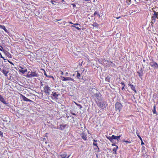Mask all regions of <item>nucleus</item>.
I'll return each instance as SVG.
<instances>
[{"label":"nucleus","mask_w":158,"mask_h":158,"mask_svg":"<svg viewBox=\"0 0 158 158\" xmlns=\"http://www.w3.org/2000/svg\"><path fill=\"white\" fill-rule=\"evenodd\" d=\"M126 140H123L122 142H125Z\"/></svg>","instance_id":"obj_62"},{"label":"nucleus","mask_w":158,"mask_h":158,"mask_svg":"<svg viewBox=\"0 0 158 158\" xmlns=\"http://www.w3.org/2000/svg\"><path fill=\"white\" fill-rule=\"evenodd\" d=\"M44 75L45 76H46L47 77L48 75H47V73H46L45 70L44 69Z\"/></svg>","instance_id":"obj_43"},{"label":"nucleus","mask_w":158,"mask_h":158,"mask_svg":"<svg viewBox=\"0 0 158 158\" xmlns=\"http://www.w3.org/2000/svg\"><path fill=\"white\" fill-rule=\"evenodd\" d=\"M97 25H98V24L96 23H93V26H94H94L96 27Z\"/></svg>","instance_id":"obj_36"},{"label":"nucleus","mask_w":158,"mask_h":158,"mask_svg":"<svg viewBox=\"0 0 158 158\" xmlns=\"http://www.w3.org/2000/svg\"><path fill=\"white\" fill-rule=\"evenodd\" d=\"M3 133L1 131H0V135L1 137H3Z\"/></svg>","instance_id":"obj_38"},{"label":"nucleus","mask_w":158,"mask_h":158,"mask_svg":"<svg viewBox=\"0 0 158 158\" xmlns=\"http://www.w3.org/2000/svg\"><path fill=\"white\" fill-rule=\"evenodd\" d=\"M94 96L99 101H101V96L102 95L100 94L99 92H98L96 94H95L94 95Z\"/></svg>","instance_id":"obj_5"},{"label":"nucleus","mask_w":158,"mask_h":158,"mask_svg":"<svg viewBox=\"0 0 158 158\" xmlns=\"http://www.w3.org/2000/svg\"><path fill=\"white\" fill-rule=\"evenodd\" d=\"M124 89V86H123L122 88V89L123 90Z\"/></svg>","instance_id":"obj_53"},{"label":"nucleus","mask_w":158,"mask_h":158,"mask_svg":"<svg viewBox=\"0 0 158 158\" xmlns=\"http://www.w3.org/2000/svg\"><path fill=\"white\" fill-rule=\"evenodd\" d=\"M22 95V98L23 99V100L24 101H26V102H32V100L27 98L24 96L23 95Z\"/></svg>","instance_id":"obj_10"},{"label":"nucleus","mask_w":158,"mask_h":158,"mask_svg":"<svg viewBox=\"0 0 158 158\" xmlns=\"http://www.w3.org/2000/svg\"><path fill=\"white\" fill-rule=\"evenodd\" d=\"M151 21L150 22L151 25H150L149 28L151 29L154 28L153 24L156 22V19H151Z\"/></svg>","instance_id":"obj_7"},{"label":"nucleus","mask_w":158,"mask_h":158,"mask_svg":"<svg viewBox=\"0 0 158 158\" xmlns=\"http://www.w3.org/2000/svg\"><path fill=\"white\" fill-rule=\"evenodd\" d=\"M111 77L109 76H107L105 78V80L106 81H107L109 82H110V79Z\"/></svg>","instance_id":"obj_19"},{"label":"nucleus","mask_w":158,"mask_h":158,"mask_svg":"<svg viewBox=\"0 0 158 158\" xmlns=\"http://www.w3.org/2000/svg\"><path fill=\"white\" fill-rule=\"evenodd\" d=\"M2 50H3V48L2 47V48H0V50L1 51H2Z\"/></svg>","instance_id":"obj_56"},{"label":"nucleus","mask_w":158,"mask_h":158,"mask_svg":"<svg viewBox=\"0 0 158 158\" xmlns=\"http://www.w3.org/2000/svg\"><path fill=\"white\" fill-rule=\"evenodd\" d=\"M156 8H155L154 7L152 9L153 10V12L154 13V14L153 15L151 19H155L156 17L158 16V12H157V10H156L155 9H156Z\"/></svg>","instance_id":"obj_3"},{"label":"nucleus","mask_w":158,"mask_h":158,"mask_svg":"<svg viewBox=\"0 0 158 158\" xmlns=\"http://www.w3.org/2000/svg\"><path fill=\"white\" fill-rule=\"evenodd\" d=\"M76 105L77 106H78L79 107V109H81L82 108V106H81V105L79 104H78L77 103H75Z\"/></svg>","instance_id":"obj_30"},{"label":"nucleus","mask_w":158,"mask_h":158,"mask_svg":"<svg viewBox=\"0 0 158 158\" xmlns=\"http://www.w3.org/2000/svg\"><path fill=\"white\" fill-rule=\"evenodd\" d=\"M98 12L97 11H95L94 12V16H95V15H97L98 14Z\"/></svg>","instance_id":"obj_42"},{"label":"nucleus","mask_w":158,"mask_h":158,"mask_svg":"<svg viewBox=\"0 0 158 158\" xmlns=\"http://www.w3.org/2000/svg\"><path fill=\"white\" fill-rule=\"evenodd\" d=\"M121 137V135H120L119 136H117V142H115V143H118L119 141V140L120 139V137Z\"/></svg>","instance_id":"obj_26"},{"label":"nucleus","mask_w":158,"mask_h":158,"mask_svg":"<svg viewBox=\"0 0 158 158\" xmlns=\"http://www.w3.org/2000/svg\"><path fill=\"white\" fill-rule=\"evenodd\" d=\"M60 79L63 81H69V77H64L61 76Z\"/></svg>","instance_id":"obj_13"},{"label":"nucleus","mask_w":158,"mask_h":158,"mask_svg":"<svg viewBox=\"0 0 158 158\" xmlns=\"http://www.w3.org/2000/svg\"><path fill=\"white\" fill-rule=\"evenodd\" d=\"M104 105H105L104 102H101L100 103H99V106L101 108V107H103L104 106Z\"/></svg>","instance_id":"obj_25"},{"label":"nucleus","mask_w":158,"mask_h":158,"mask_svg":"<svg viewBox=\"0 0 158 158\" xmlns=\"http://www.w3.org/2000/svg\"><path fill=\"white\" fill-rule=\"evenodd\" d=\"M97 15L99 17H100V14L98 13V14Z\"/></svg>","instance_id":"obj_61"},{"label":"nucleus","mask_w":158,"mask_h":158,"mask_svg":"<svg viewBox=\"0 0 158 158\" xmlns=\"http://www.w3.org/2000/svg\"><path fill=\"white\" fill-rule=\"evenodd\" d=\"M9 117L7 116V117H6L4 118L3 120V121L7 122L8 121V119H9Z\"/></svg>","instance_id":"obj_28"},{"label":"nucleus","mask_w":158,"mask_h":158,"mask_svg":"<svg viewBox=\"0 0 158 158\" xmlns=\"http://www.w3.org/2000/svg\"><path fill=\"white\" fill-rule=\"evenodd\" d=\"M128 85L130 86L131 88L134 91L135 93H137L136 90L135 89V86L130 83L128 84Z\"/></svg>","instance_id":"obj_11"},{"label":"nucleus","mask_w":158,"mask_h":158,"mask_svg":"<svg viewBox=\"0 0 158 158\" xmlns=\"http://www.w3.org/2000/svg\"><path fill=\"white\" fill-rule=\"evenodd\" d=\"M85 1L87 2H90L91 0H84Z\"/></svg>","instance_id":"obj_48"},{"label":"nucleus","mask_w":158,"mask_h":158,"mask_svg":"<svg viewBox=\"0 0 158 158\" xmlns=\"http://www.w3.org/2000/svg\"><path fill=\"white\" fill-rule=\"evenodd\" d=\"M93 145H94V146H96L97 148H98V149L99 150V148L98 147V145H97V143H95L94 142L93 143Z\"/></svg>","instance_id":"obj_35"},{"label":"nucleus","mask_w":158,"mask_h":158,"mask_svg":"<svg viewBox=\"0 0 158 158\" xmlns=\"http://www.w3.org/2000/svg\"><path fill=\"white\" fill-rule=\"evenodd\" d=\"M106 138L109 139L111 143H114V142L112 141V136H106Z\"/></svg>","instance_id":"obj_22"},{"label":"nucleus","mask_w":158,"mask_h":158,"mask_svg":"<svg viewBox=\"0 0 158 158\" xmlns=\"http://www.w3.org/2000/svg\"><path fill=\"white\" fill-rule=\"evenodd\" d=\"M141 144H142V145H143V144H144L143 142L142 141V140H141Z\"/></svg>","instance_id":"obj_54"},{"label":"nucleus","mask_w":158,"mask_h":158,"mask_svg":"<svg viewBox=\"0 0 158 158\" xmlns=\"http://www.w3.org/2000/svg\"><path fill=\"white\" fill-rule=\"evenodd\" d=\"M138 130H137L136 132L137 135L138 136V137L141 140H142V139L141 138V137H140V136L139 133H138Z\"/></svg>","instance_id":"obj_27"},{"label":"nucleus","mask_w":158,"mask_h":158,"mask_svg":"<svg viewBox=\"0 0 158 158\" xmlns=\"http://www.w3.org/2000/svg\"><path fill=\"white\" fill-rule=\"evenodd\" d=\"M73 26H77V25H79V24L78 23H75V24H73Z\"/></svg>","instance_id":"obj_51"},{"label":"nucleus","mask_w":158,"mask_h":158,"mask_svg":"<svg viewBox=\"0 0 158 158\" xmlns=\"http://www.w3.org/2000/svg\"><path fill=\"white\" fill-rule=\"evenodd\" d=\"M27 77H38V74L35 71L33 72H30L29 71L27 73Z\"/></svg>","instance_id":"obj_2"},{"label":"nucleus","mask_w":158,"mask_h":158,"mask_svg":"<svg viewBox=\"0 0 158 158\" xmlns=\"http://www.w3.org/2000/svg\"><path fill=\"white\" fill-rule=\"evenodd\" d=\"M1 58H2L4 60H5L6 59H5L4 57L2 56Z\"/></svg>","instance_id":"obj_55"},{"label":"nucleus","mask_w":158,"mask_h":158,"mask_svg":"<svg viewBox=\"0 0 158 158\" xmlns=\"http://www.w3.org/2000/svg\"><path fill=\"white\" fill-rule=\"evenodd\" d=\"M152 111L153 114H155L156 113V106L154 105L153 106V109L152 110Z\"/></svg>","instance_id":"obj_29"},{"label":"nucleus","mask_w":158,"mask_h":158,"mask_svg":"<svg viewBox=\"0 0 158 158\" xmlns=\"http://www.w3.org/2000/svg\"><path fill=\"white\" fill-rule=\"evenodd\" d=\"M156 62L154 61H152L150 63V65L152 66V67H153V65H154L155 64V63H156Z\"/></svg>","instance_id":"obj_31"},{"label":"nucleus","mask_w":158,"mask_h":158,"mask_svg":"<svg viewBox=\"0 0 158 158\" xmlns=\"http://www.w3.org/2000/svg\"><path fill=\"white\" fill-rule=\"evenodd\" d=\"M0 101L3 104H5L7 106H9V103L6 102L4 98L1 95H0Z\"/></svg>","instance_id":"obj_6"},{"label":"nucleus","mask_w":158,"mask_h":158,"mask_svg":"<svg viewBox=\"0 0 158 158\" xmlns=\"http://www.w3.org/2000/svg\"><path fill=\"white\" fill-rule=\"evenodd\" d=\"M81 136L82 138L84 140H87V134L86 133H82L81 135Z\"/></svg>","instance_id":"obj_9"},{"label":"nucleus","mask_w":158,"mask_h":158,"mask_svg":"<svg viewBox=\"0 0 158 158\" xmlns=\"http://www.w3.org/2000/svg\"><path fill=\"white\" fill-rule=\"evenodd\" d=\"M137 73H138L139 76L140 78L141 79H142V77L143 75V74L142 73H141L139 72V71H138L137 72Z\"/></svg>","instance_id":"obj_20"},{"label":"nucleus","mask_w":158,"mask_h":158,"mask_svg":"<svg viewBox=\"0 0 158 158\" xmlns=\"http://www.w3.org/2000/svg\"><path fill=\"white\" fill-rule=\"evenodd\" d=\"M1 71L6 76H7V74L8 73V71H6V70L4 69H2V70H1Z\"/></svg>","instance_id":"obj_17"},{"label":"nucleus","mask_w":158,"mask_h":158,"mask_svg":"<svg viewBox=\"0 0 158 158\" xmlns=\"http://www.w3.org/2000/svg\"><path fill=\"white\" fill-rule=\"evenodd\" d=\"M0 28L1 29H2L4 30V31L8 33V30L6 28V27L5 26H4L3 25H0Z\"/></svg>","instance_id":"obj_18"},{"label":"nucleus","mask_w":158,"mask_h":158,"mask_svg":"<svg viewBox=\"0 0 158 158\" xmlns=\"http://www.w3.org/2000/svg\"><path fill=\"white\" fill-rule=\"evenodd\" d=\"M73 6V7H76V6L75 4L74 3H73L71 4Z\"/></svg>","instance_id":"obj_45"},{"label":"nucleus","mask_w":158,"mask_h":158,"mask_svg":"<svg viewBox=\"0 0 158 158\" xmlns=\"http://www.w3.org/2000/svg\"><path fill=\"white\" fill-rule=\"evenodd\" d=\"M81 77H80V79H81L82 80H84V78H83V77H82V76H81Z\"/></svg>","instance_id":"obj_57"},{"label":"nucleus","mask_w":158,"mask_h":158,"mask_svg":"<svg viewBox=\"0 0 158 158\" xmlns=\"http://www.w3.org/2000/svg\"><path fill=\"white\" fill-rule=\"evenodd\" d=\"M115 110L119 112L123 108L122 105L119 102H117L115 104Z\"/></svg>","instance_id":"obj_1"},{"label":"nucleus","mask_w":158,"mask_h":158,"mask_svg":"<svg viewBox=\"0 0 158 158\" xmlns=\"http://www.w3.org/2000/svg\"><path fill=\"white\" fill-rule=\"evenodd\" d=\"M127 2L128 4H130L131 2V0H127Z\"/></svg>","instance_id":"obj_37"},{"label":"nucleus","mask_w":158,"mask_h":158,"mask_svg":"<svg viewBox=\"0 0 158 158\" xmlns=\"http://www.w3.org/2000/svg\"><path fill=\"white\" fill-rule=\"evenodd\" d=\"M118 149V147L117 146V147L116 148H114L113 149V151L114 152V154H117L116 151Z\"/></svg>","instance_id":"obj_23"},{"label":"nucleus","mask_w":158,"mask_h":158,"mask_svg":"<svg viewBox=\"0 0 158 158\" xmlns=\"http://www.w3.org/2000/svg\"><path fill=\"white\" fill-rule=\"evenodd\" d=\"M70 113H71V114H72V115H75V116H76V115H77V114H75V113H74L73 112H70Z\"/></svg>","instance_id":"obj_44"},{"label":"nucleus","mask_w":158,"mask_h":158,"mask_svg":"<svg viewBox=\"0 0 158 158\" xmlns=\"http://www.w3.org/2000/svg\"><path fill=\"white\" fill-rule=\"evenodd\" d=\"M71 27H75L76 29H77L79 30V31H80V30H81V28H79L78 27H76L75 26H72Z\"/></svg>","instance_id":"obj_33"},{"label":"nucleus","mask_w":158,"mask_h":158,"mask_svg":"<svg viewBox=\"0 0 158 158\" xmlns=\"http://www.w3.org/2000/svg\"><path fill=\"white\" fill-rule=\"evenodd\" d=\"M67 126V124H61L59 125L60 127L59 128H57L58 129L60 130L63 131L65 129L66 127Z\"/></svg>","instance_id":"obj_8"},{"label":"nucleus","mask_w":158,"mask_h":158,"mask_svg":"<svg viewBox=\"0 0 158 158\" xmlns=\"http://www.w3.org/2000/svg\"><path fill=\"white\" fill-rule=\"evenodd\" d=\"M69 81H75V80H74L72 78L70 77H69Z\"/></svg>","instance_id":"obj_40"},{"label":"nucleus","mask_w":158,"mask_h":158,"mask_svg":"<svg viewBox=\"0 0 158 158\" xmlns=\"http://www.w3.org/2000/svg\"><path fill=\"white\" fill-rule=\"evenodd\" d=\"M155 63V64L154 65H153V67H154V69H156L157 68L158 64L156 63Z\"/></svg>","instance_id":"obj_34"},{"label":"nucleus","mask_w":158,"mask_h":158,"mask_svg":"<svg viewBox=\"0 0 158 158\" xmlns=\"http://www.w3.org/2000/svg\"><path fill=\"white\" fill-rule=\"evenodd\" d=\"M7 60L11 64H12V65H14V64H13V63L11 62V61H10L9 60Z\"/></svg>","instance_id":"obj_50"},{"label":"nucleus","mask_w":158,"mask_h":158,"mask_svg":"<svg viewBox=\"0 0 158 158\" xmlns=\"http://www.w3.org/2000/svg\"><path fill=\"white\" fill-rule=\"evenodd\" d=\"M70 156V155H69V156L67 157V158H69V157Z\"/></svg>","instance_id":"obj_64"},{"label":"nucleus","mask_w":158,"mask_h":158,"mask_svg":"<svg viewBox=\"0 0 158 158\" xmlns=\"http://www.w3.org/2000/svg\"><path fill=\"white\" fill-rule=\"evenodd\" d=\"M50 88L49 87L48 85H45L44 87V92L47 95H49L50 94L49 91H51Z\"/></svg>","instance_id":"obj_4"},{"label":"nucleus","mask_w":158,"mask_h":158,"mask_svg":"<svg viewBox=\"0 0 158 158\" xmlns=\"http://www.w3.org/2000/svg\"><path fill=\"white\" fill-rule=\"evenodd\" d=\"M112 146H116L117 147V146H118L117 145H116L115 143H114L112 144Z\"/></svg>","instance_id":"obj_46"},{"label":"nucleus","mask_w":158,"mask_h":158,"mask_svg":"<svg viewBox=\"0 0 158 158\" xmlns=\"http://www.w3.org/2000/svg\"><path fill=\"white\" fill-rule=\"evenodd\" d=\"M77 78L79 79H80V77H81V74L79 73H77Z\"/></svg>","instance_id":"obj_32"},{"label":"nucleus","mask_w":158,"mask_h":158,"mask_svg":"<svg viewBox=\"0 0 158 158\" xmlns=\"http://www.w3.org/2000/svg\"><path fill=\"white\" fill-rule=\"evenodd\" d=\"M68 74V73L66 72V73H65V76H67V75Z\"/></svg>","instance_id":"obj_59"},{"label":"nucleus","mask_w":158,"mask_h":158,"mask_svg":"<svg viewBox=\"0 0 158 158\" xmlns=\"http://www.w3.org/2000/svg\"><path fill=\"white\" fill-rule=\"evenodd\" d=\"M121 84L122 85H123L124 86H125V84L123 82H122Z\"/></svg>","instance_id":"obj_49"},{"label":"nucleus","mask_w":158,"mask_h":158,"mask_svg":"<svg viewBox=\"0 0 158 158\" xmlns=\"http://www.w3.org/2000/svg\"><path fill=\"white\" fill-rule=\"evenodd\" d=\"M139 72L141 73H142L143 74V70L142 68H141L139 70Z\"/></svg>","instance_id":"obj_39"},{"label":"nucleus","mask_w":158,"mask_h":158,"mask_svg":"<svg viewBox=\"0 0 158 158\" xmlns=\"http://www.w3.org/2000/svg\"><path fill=\"white\" fill-rule=\"evenodd\" d=\"M105 61H107V62H108V64L109 65H111L112 67H113L115 66V64H114L113 63V62L111 61H110L109 60H105Z\"/></svg>","instance_id":"obj_15"},{"label":"nucleus","mask_w":158,"mask_h":158,"mask_svg":"<svg viewBox=\"0 0 158 158\" xmlns=\"http://www.w3.org/2000/svg\"><path fill=\"white\" fill-rule=\"evenodd\" d=\"M19 71L21 72L23 74L25 72L27 71V69H25L24 70L20 69Z\"/></svg>","instance_id":"obj_21"},{"label":"nucleus","mask_w":158,"mask_h":158,"mask_svg":"<svg viewBox=\"0 0 158 158\" xmlns=\"http://www.w3.org/2000/svg\"><path fill=\"white\" fill-rule=\"evenodd\" d=\"M125 142L127 143H131V142L129 141H126Z\"/></svg>","instance_id":"obj_47"},{"label":"nucleus","mask_w":158,"mask_h":158,"mask_svg":"<svg viewBox=\"0 0 158 158\" xmlns=\"http://www.w3.org/2000/svg\"><path fill=\"white\" fill-rule=\"evenodd\" d=\"M67 156V154L66 152H64L61 154L59 156V157H60L61 158H65Z\"/></svg>","instance_id":"obj_14"},{"label":"nucleus","mask_w":158,"mask_h":158,"mask_svg":"<svg viewBox=\"0 0 158 158\" xmlns=\"http://www.w3.org/2000/svg\"><path fill=\"white\" fill-rule=\"evenodd\" d=\"M61 74L63 75L64 74L63 72L62 71H61Z\"/></svg>","instance_id":"obj_60"},{"label":"nucleus","mask_w":158,"mask_h":158,"mask_svg":"<svg viewBox=\"0 0 158 158\" xmlns=\"http://www.w3.org/2000/svg\"><path fill=\"white\" fill-rule=\"evenodd\" d=\"M93 141H94V143L97 142L98 141L97 140L95 139H93Z\"/></svg>","instance_id":"obj_52"},{"label":"nucleus","mask_w":158,"mask_h":158,"mask_svg":"<svg viewBox=\"0 0 158 158\" xmlns=\"http://www.w3.org/2000/svg\"><path fill=\"white\" fill-rule=\"evenodd\" d=\"M10 56H11V55L10 54H9V55H8V56L10 57Z\"/></svg>","instance_id":"obj_63"},{"label":"nucleus","mask_w":158,"mask_h":158,"mask_svg":"<svg viewBox=\"0 0 158 158\" xmlns=\"http://www.w3.org/2000/svg\"><path fill=\"white\" fill-rule=\"evenodd\" d=\"M86 80H87V79H86V78H84V81H86Z\"/></svg>","instance_id":"obj_58"},{"label":"nucleus","mask_w":158,"mask_h":158,"mask_svg":"<svg viewBox=\"0 0 158 158\" xmlns=\"http://www.w3.org/2000/svg\"><path fill=\"white\" fill-rule=\"evenodd\" d=\"M114 139H116L117 140V136L113 135H112V141L114 142Z\"/></svg>","instance_id":"obj_24"},{"label":"nucleus","mask_w":158,"mask_h":158,"mask_svg":"<svg viewBox=\"0 0 158 158\" xmlns=\"http://www.w3.org/2000/svg\"><path fill=\"white\" fill-rule=\"evenodd\" d=\"M47 77H49V78H52L53 79V80L54 79V77H53V76H51V75L48 76Z\"/></svg>","instance_id":"obj_41"},{"label":"nucleus","mask_w":158,"mask_h":158,"mask_svg":"<svg viewBox=\"0 0 158 158\" xmlns=\"http://www.w3.org/2000/svg\"><path fill=\"white\" fill-rule=\"evenodd\" d=\"M52 95L54 98H55L57 99H58V97L59 94H57L56 92H53Z\"/></svg>","instance_id":"obj_12"},{"label":"nucleus","mask_w":158,"mask_h":158,"mask_svg":"<svg viewBox=\"0 0 158 158\" xmlns=\"http://www.w3.org/2000/svg\"><path fill=\"white\" fill-rule=\"evenodd\" d=\"M51 3L54 5H58L59 4V2H56L55 0H51Z\"/></svg>","instance_id":"obj_16"}]
</instances>
